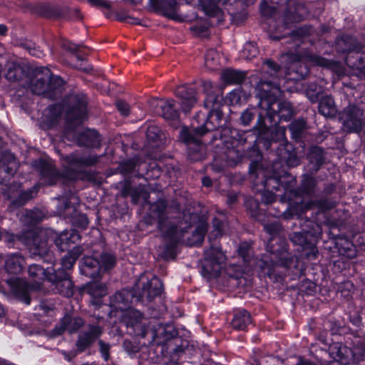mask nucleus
Wrapping results in <instances>:
<instances>
[{
    "label": "nucleus",
    "mask_w": 365,
    "mask_h": 365,
    "mask_svg": "<svg viewBox=\"0 0 365 365\" xmlns=\"http://www.w3.org/2000/svg\"><path fill=\"white\" fill-rule=\"evenodd\" d=\"M80 239L79 235L72 231L57 234L51 230H32L24 234V242L34 257H39L44 262L53 264L55 258L50 252V242H53L61 252L67 249V245L75 243Z\"/></svg>",
    "instance_id": "f257e3e1"
},
{
    "label": "nucleus",
    "mask_w": 365,
    "mask_h": 365,
    "mask_svg": "<svg viewBox=\"0 0 365 365\" xmlns=\"http://www.w3.org/2000/svg\"><path fill=\"white\" fill-rule=\"evenodd\" d=\"M259 101L258 106L261 109L255 128H260L264 117L272 121L276 115L280 120H289L293 115V110L289 102H278L281 90L276 83L267 81H261L258 85Z\"/></svg>",
    "instance_id": "f03ea898"
},
{
    "label": "nucleus",
    "mask_w": 365,
    "mask_h": 365,
    "mask_svg": "<svg viewBox=\"0 0 365 365\" xmlns=\"http://www.w3.org/2000/svg\"><path fill=\"white\" fill-rule=\"evenodd\" d=\"M220 120V113L212 110L207 117L197 114L190 129L183 128L180 131L181 140L187 145V156L192 161L202 160L205 156V145L201 144L199 138L209 131L220 127V123H214L212 119Z\"/></svg>",
    "instance_id": "7ed1b4c3"
},
{
    "label": "nucleus",
    "mask_w": 365,
    "mask_h": 365,
    "mask_svg": "<svg viewBox=\"0 0 365 365\" xmlns=\"http://www.w3.org/2000/svg\"><path fill=\"white\" fill-rule=\"evenodd\" d=\"M267 251L271 254L270 260L262 259L259 261L258 265L263 270L267 269V274L270 275L274 266H280L286 268L297 267L298 258L295 255L287 251L286 241L279 236L272 237L267 244Z\"/></svg>",
    "instance_id": "20e7f679"
},
{
    "label": "nucleus",
    "mask_w": 365,
    "mask_h": 365,
    "mask_svg": "<svg viewBox=\"0 0 365 365\" xmlns=\"http://www.w3.org/2000/svg\"><path fill=\"white\" fill-rule=\"evenodd\" d=\"M150 216L158 221V229L163 233L165 238L170 240V246L175 245L183 237L184 233L187 232L191 227L190 223L186 222L183 227L181 224L180 229L175 226H170L167 228V225L165 224L168 218L166 202L163 200H159L150 205Z\"/></svg>",
    "instance_id": "39448f33"
},
{
    "label": "nucleus",
    "mask_w": 365,
    "mask_h": 365,
    "mask_svg": "<svg viewBox=\"0 0 365 365\" xmlns=\"http://www.w3.org/2000/svg\"><path fill=\"white\" fill-rule=\"evenodd\" d=\"M225 257L222 251L211 247L205 252V259L202 267V273L207 278L217 277L222 267Z\"/></svg>",
    "instance_id": "423d86ee"
},
{
    "label": "nucleus",
    "mask_w": 365,
    "mask_h": 365,
    "mask_svg": "<svg viewBox=\"0 0 365 365\" xmlns=\"http://www.w3.org/2000/svg\"><path fill=\"white\" fill-rule=\"evenodd\" d=\"M122 321L133 334L142 338L146 337L147 331L151 325V321H148L141 312L134 309L125 310L122 314Z\"/></svg>",
    "instance_id": "0eeeda50"
},
{
    "label": "nucleus",
    "mask_w": 365,
    "mask_h": 365,
    "mask_svg": "<svg viewBox=\"0 0 365 365\" xmlns=\"http://www.w3.org/2000/svg\"><path fill=\"white\" fill-rule=\"evenodd\" d=\"M137 286L140 291L138 294L135 292V295L143 302H151L163 290L160 279L155 276L148 279L145 275H141Z\"/></svg>",
    "instance_id": "6e6552de"
},
{
    "label": "nucleus",
    "mask_w": 365,
    "mask_h": 365,
    "mask_svg": "<svg viewBox=\"0 0 365 365\" xmlns=\"http://www.w3.org/2000/svg\"><path fill=\"white\" fill-rule=\"evenodd\" d=\"M341 119L344 128L349 132L360 131L365 120L363 117V110L353 105H349L344 108Z\"/></svg>",
    "instance_id": "1a4fd4ad"
},
{
    "label": "nucleus",
    "mask_w": 365,
    "mask_h": 365,
    "mask_svg": "<svg viewBox=\"0 0 365 365\" xmlns=\"http://www.w3.org/2000/svg\"><path fill=\"white\" fill-rule=\"evenodd\" d=\"M148 342L151 344L155 342L157 344H163L166 341L175 337L177 335V331L172 325L166 324L163 325L160 324L151 322V325L147 331Z\"/></svg>",
    "instance_id": "9d476101"
},
{
    "label": "nucleus",
    "mask_w": 365,
    "mask_h": 365,
    "mask_svg": "<svg viewBox=\"0 0 365 365\" xmlns=\"http://www.w3.org/2000/svg\"><path fill=\"white\" fill-rule=\"evenodd\" d=\"M71 108L67 111L68 120L72 123H81L86 118L87 99L84 94L73 95L69 98Z\"/></svg>",
    "instance_id": "9b49d317"
},
{
    "label": "nucleus",
    "mask_w": 365,
    "mask_h": 365,
    "mask_svg": "<svg viewBox=\"0 0 365 365\" xmlns=\"http://www.w3.org/2000/svg\"><path fill=\"white\" fill-rule=\"evenodd\" d=\"M48 281L52 282L57 292L67 297H71L73 294V284L69 274L63 270H53L48 276Z\"/></svg>",
    "instance_id": "f8f14e48"
},
{
    "label": "nucleus",
    "mask_w": 365,
    "mask_h": 365,
    "mask_svg": "<svg viewBox=\"0 0 365 365\" xmlns=\"http://www.w3.org/2000/svg\"><path fill=\"white\" fill-rule=\"evenodd\" d=\"M155 7L165 16L178 21L186 19L191 21L192 19L182 17L178 14V4L176 0H155Z\"/></svg>",
    "instance_id": "ddd939ff"
},
{
    "label": "nucleus",
    "mask_w": 365,
    "mask_h": 365,
    "mask_svg": "<svg viewBox=\"0 0 365 365\" xmlns=\"http://www.w3.org/2000/svg\"><path fill=\"white\" fill-rule=\"evenodd\" d=\"M66 135L68 138H76L79 145L86 147H97L101 142L98 133L94 130H86L78 133L76 131L68 130Z\"/></svg>",
    "instance_id": "4468645a"
},
{
    "label": "nucleus",
    "mask_w": 365,
    "mask_h": 365,
    "mask_svg": "<svg viewBox=\"0 0 365 365\" xmlns=\"http://www.w3.org/2000/svg\"><path fill=\"white\" fill-rule=\"evenodd\" d=\"M50 78V70L48 68H41L35 79L31 82L30 89L36 95H44L47 97L48 81Z\"/></svg>",
    "instance_id": "2eb2a0df"
},
{
    "label": "nucleus",
    "mask_w": 365,
    "mask_h": 365,
    "mask_svg": "<svg viewBox=\"0 0 365 365\" xmlns=\"http://www.w3.org/2000/svg\"><path fill=\"white\" fill-rule=\"evenodd\" d=\"M188 4L200 7L205 13L212 18H216L217 23L223 21L224 14L214 3V0H185Z\"/></svg>",
    "instance_id": "dca6fc26"
},
{
    "label": "nucleus",
    "mask_w": 365,
    "mask_h": 365,
    "mask_svg": "<svg viewBox=\"0 0 365 365\" xmlns=\"http://www.w3.org/2000/svg\"><path fill=\"white\" fill-rule=\"evenodd\" d=\"M175 95L182 99V109L184 112H189L196 103V91L193 87L181 86L177 88Z\"/></svg>",
    "instance_id": "f3484780"
},
{
    "label": "nucleus",
    "mask_w": 365,
    "mask_h": 365,
    "mask_svg": "<svg viewBox=\"0 0 365 365\" xmlns=\"http://www.w3.org/2000/svg\"><path fill=\"white\" fill-rule=\"evenodd\" d=\"M101 329L99 326H90L88 331L81 332L76 341V347L80 352L83 351L94 342L101 335Z\"/></svg>",
    "instance_id": "a211bd4d"
},
{
    "label": "nucleus",
    "mask_w": 365,
    "mask_h": 365,
    "mask_svg": "<svg viewBox=\"0 0 365 365\" xmlns=\"http://www.w3.org/2000/svg\"><path fill=\"white\" fill-rule=\"evenodd\" d=\"M83 325V321L81 318L73 319L69 315H66L62 318L61 323L56 326L52 331L53 336L62 334L66 330L69 333H73Z\"/></svg>",
    "instance_id": "6ab92c4d"
},
{
    "label": "nucleus",
    "mask_w": 365,
    "mask_h": 365,
    "mask_svg": "<svg viewBox=\"0 0 365 365\" xmlns=\"http://www.w3.org/2000/svg\"><path fill=\"white\" fill-rule=\"evenodd\" d=\"M65 160L70 169H78L94 165L98 161V158L96 155L85 157L75 153L66 156Z\"/></svg>",
    "instance_id": "aec40b11"
},
{
    "label": "nucleus",
    "mask_w": 365,
    "mask_h": 365,
    "mask_svg": "<svg viewBox=\"0 0 365 365\" xmlns=\"http://www.w3.org/2000/svg\"><path fill=\"white\" fill-rule=\"evenodd\" d=\"M322 235V228L318 224H313L312 230H307L302 232H293L290 235V240L295 245H300L303 248L308 242V236L319 237Z\"/></svg>",
    "instance_id": "412c9836"
},
{
    "label": "nucleus",
    "mask_w": 365,
    "mask_h": 365,
    "mask_svg": "<svg viewBox=\"0 0 365 365\" xmlns=\"http://www.w3.org/2000/svg\"><path fill=\"white\" fill-rule=\"evenodd\" d=\"M156 106L160 109V112L157 111L168 120H173L179 117V112L175 106L173 99H160L156 101Z\"/></svg>",
    "instance_id": "4be33fe9"
},
{
    "label": "nucleus",
    "mask_w": 365,
    "mask_h": 365,
    "mask_svg": "<svg viewBox=\"0 0 365 365\" xmlns=\"http://www.w3.org/2000/svg\"><path fill=\"white\" fill-rule=\"evenodd\" d=\"M133 295L130 292L122 291L115 293L110 299V306L113 310L120 311L124 313L130 303V299Z\"/></svg>",
    "instance_id": "5701e85b"
},
{
    "label": "nucleus",
    "mask_w": 365,
    "mask_h": 365,
    "mask_svg": "<svg viewBox=\"0 0 365 365\" xmlns=\"http://www.w3.org/2000/svg\"><path fill=\"white\" fill-rule=\"evenodd\" d=\"M287 7L284 18L285 26H287L289 22H299L304 19L306 11L302 4H294L292 1H288Z\"/></svg>",
    "instance_id": "b1692460"
},
{
    "label": "nucleus",
    "mask_w": 365,
    "mask_h": 365,
    "mask_svg": "<svg viewBox=\"0 0 365 365\" xmlns=\"http://www.w3.org/2000/svg\"><path fill=\"white\" fill-rule=\"evenodd\" d=\"M81 272L91 279H96L98 277L101 265L100 262L92 257H85L83 259V263L81 266Z\"/></svg>",
    "instance_id": "393cba45"
},
{
    "label": "nucleus",
    "mask_w": 365,
    "mask_h": 365,
    "mask_svg": "<svg viewBox=\"0 0 365 365\" xmlns=\"http://www.w3.org/2000/svg\"><path fill=\"white\" fill-rule=\"evenodd\" d=\"M25 260L19 253L9 255L5 262L6 270L13 274L21 273L24 267Z\"/></svg>",
    "instance_id": "a878e982"
},
{
    "label": "nucleus",
    "mask_w": 365,
    "mask_h": 365,
    "mask_svg": "<svg viewBox=\"0 0 365 365\" xmlns=\"http://www.w3.org/2000/svg\"><path fill=\"white\" fill-rule=\"evenodd\" d=\"M335 246L339 255L349 259H353L356 255V251L354 244L346 238H338Z\"/></svg>",
    "instance_id": "bb28decb"
},
{
    "label": "nucleus",
    "mask_w": 365,
    "mask_h": 365,
    "mask_svg": "<svg viewBox=\"0 0 365 365\" xmlns=\"http://www.w3.org/2000/svg\"><path fill=\"white\" fill-rule=\"evenodd\" d=\"M38 168L41 175L46 179V182L48 185L54 184L59 178L56 168L51 164L43 160H40L38 163Z\"/></svg>",
    "instance_id": "cd10ccee"
},
{
    "label": "nucleus",
    "mask_w": 365,
    "mask_h": 365,
    "mask_svg": "<svg viewBox=\"0 0 365 365\" xmlns=\"http://www.w3.org/2000/svg\"><path fill=\"white\" fill-rule=\"evenodd\" d=\"M252 322L250 314L244 309L237 311L232 320V326L235 329L245 330Z\"/></svg>",
    "instance_id": "c85d7f7f"
},
{
    "label": "nucleus",
    "mask_w": 365,
    "mask_h": 365,
    "mask_svg": "<svg viewBox=\"0 0 365 365\" xmlns=\"http://www.w3.org/2000/svg\"><path fill=\"white\" fill-rule=\"evenodd\" d=\"M63 81L58 76H52L50 73V78L48 81L47 98H56L62 92Z\"/></svg>",
    "instance_id": "c756f323"
},
{
    "label": "nucleus",
    "mask_w": 365,
    "mask_h": 365,
    "mask_svg": "<svg viewBox=\"0 0 365 365\" xmlns=\"http://www.w3.org/2000/svg\"><path fill=\"white\" fill-rule=\"evenodd\" d=\"M336 108L333 98L330 96L322 98L319 103V112L326 118L334 117L336 113Z\"/></svg>",
    "instance_id": "7c9ffc66"
},
{
    "label": "nucleus",
    "mask_w": 365,
    "mask_h": 365,
    "mask_svg": "<svg viewBox=\"0 0 365 365\" xmlns=\"http://www.w3.org/2000/svg\"><path fill=\"white\" fill-rule=\"evenodd\" d=\"M203 91L207 96L205 100V107L212 109L214 106L219 101L220 96L213 93V84L210 81H204L202 83Z\"/></svg>",
    "instance_id": "2f4dec72"
},
{
    "label": "nucleus",
    "mask_w": 365,
    "mask_h": 365,
    "mask_svg": "<svg viewBox=\"0 0 365 365\" xmlns=\"http://www.w3.org/2000/svg\"><path fill=\"white\" fill-rule=\"evenodd\" d=\"M245 78V73L242 71L227 68L221 73V79L229 84L240 83Z\"/></svg>",
    "instance_id": "473e14b6"
},
{
    "label": "nucleus",
    "mask_w": 365,
    "mask_h": 365,
    "mask_svg": "<svg viewBox=\"0 0 365 365\" xmlns=\"http://www.w3.org/2000/svg\"><path fill=\"white\" fill-rule=\"evenodd\" d=\"M53 267L43 268L38 264H31L29 267L28 272L30 277L35 280H42L46 278L48 280V276L51 274Z\"/></svg>",
    "instance_id": "72a5a7b5"
},
{
    "label": "nucleus",
    "mask_w": 365,
    "mask_h": 365,
    "mask_svg": "<svg viewBox=\"0 0 365 365\" xmlns=\"http://www.w3.org/2000/svg\"><path fill=\"white\" fill-rule=\"evenodd\" d=\"M309 160L312 169L317 172L324 162V151L319 147H312L309 153Z\"/></svg>",
    "instance_id": "f704fd0d"
},
{
    "label": "nucleus",
    "mask_w": 365,
    "mask_h": 365,
    "mask_svg": "<svg viewBox=\"0 0 365 365\" xmlns=\"http://www.w3.org/2000/svg\"><path fill=\"white\" fill-rule=\"evenodd\" d=\"M7 71L6 78L10 81H17L23 78L24 71L23 68L15 62H9L6 65Z\"/></svg>",
    "instance_id": "c9c22d12"
},
{
    "label": "nucleus",
    "mask_w": 365,
    "mask_h": 365,
    "mask_svg": "<svg viewBox=\"0 0 365 365\" xmlns=\"http://www.w3.org/2000/svg\"><path fill=\"white\" fill-rule=\"evenodd\" d=\"M220 66V55L215 49H208L205 55V66L209 70H215Z\"/></svg>",
    "instance_id": "e433bc0d"
},
{
    "label": "nucleus",
    "mask_w": 365,
    "mask_h": 365,
    "mask_svg": "<svg viewBox=\"0 0 365 365\" xmlns=\"http://www.w3.org/2000/svg\"><path fill=\"white\" fill-rule=\"evenodd\" d=\"M207 232V225L202 223L197 227L192 235L191 245L200 244L204 239L205 235Z\"/></svg>",
    "instance_id": "4c0bfd02"
},
{
    "label": "nucleus",
    "mask_w": 365,
    "mask_h": 365,
    "mask_svg": "<svg viewBox=\"0 0 365 365\" xmlns=\"http://www.w3.org/2000/svg\"><path fill=\"white\" fill-rule=\"evenodd\" d=\"M306 123L303 119L295 120L289 125V129L295 138H297L304 131Z\"/></svg>",
    "instance_id": "58836bf2"
},
{
    "label": "nucleus",
    "mask_w": 365,
    "mask_h": 365,
    "mask_svg": "<svg viewBox=\"0 0 365 365\" xmlns=\"http://www.w3.org/2000/svg\"><path fill=\"white\" fill-rule=\"evenodd\" d=\"M116 259L115 257L110 254H103L101 257V269L103 268L105 270H109L113 268L115 265Z\"/></svg>",
    "instance_id": "ea45409f"
},
{
    "label": "nucleus",
    "mask_w": 365,
    "mask_h": 365,
    "mask_svg": "<svg viewBox=\"0 0 365 365\" xmlns=\"http://www.w3.org/2000/svg\"><path fill=\"white\" fill-rule=\"evenodd\" d=\"M280 66L274 63L270 59H267L264 62V69L265 72L268 73L272 77H277L278 73L280 71Z\"/></svg>",
    "instance_id": "a19ab883"
},
{
    "label": "nucleus",
    "mask_w": 365,
    "mask_h": 365,
    "mask_svg": "<svg viewBox=\"0 0 365 365\" xmlns=\"http://www.w3.org/2000/svg\"><path fill=\"white\" fill-rule=\"evenodd\" d=\"M258 53V50L256 46L252 43H247L242 51V55L247 59H252L255 58Z\"/></svg>",
    "instance_id": "79ce46f5"
},
{
    "label": "nucleus",
    "mask_w": 365,
    "mask_h": 365,
    "mask_svg": "<svg viewBox=\"0 0 365 365\" xmlns=\"http://www.w3.org/2000/svg\"><path fill=\"white\" fill-rule=\"evenodd\" d=\"M89 293L93 296L103 297L107 293V287L103 284L93 283L89 288Z\"/></svg>",
    "instance_id": "37998d69"
},
{
    "label": "nucleus",
    "mask_w": 365,
    "mask_h": 365,
    "mask_svg": "<svg viewBox=\"0 0 365 365\" xmlns=\"http://www.w3.org/2000/svg\"><path fill=\"white\" fill-rule=\"evenodd\" d=\"M316 185V180L314 178L306 175L304 177L302 183V189L304 192L309 194L312 192L314 186Z\"/></svg>",
    "instance_id": "c03bdc74"
},
{
    "label": "nucleus",
    "mask_w": 365,
    "mask_h": 365,
    "mask_svg": "<svg viewBox=\"0 0 365 365\" xmlns=\"http://www.w3.org/2000/svg\"><path fill=\"white\" fill-rule=\"evenodd\" d=\"M256 115V110L255 108H247L245 110L240 116L241 123L244 125H248L253 120Z\"/></svg>",
    "instance_id": "a18cd8bd"
},
{
    "label": "nucleus",
    "mask_w": 365,
    "mask_h": 365,
    "mask_svg": "<svg viewBox=\"0 0 365 365\" xmlns=\"http://www.w3.org/2000/svg\"><path fill=\"white\" fill-rule=\"evenodd\" d=\"M161 135L160 129L155 125L149 126L147 129L146 135L149 140L155 141L161 138Z\"/></svg>",
    "instance_id": "49530a36"
},
{
    "label": "nucleus",
    "mask_w": 365,
    "mask_h": 365,
    "mask_svg": "<svg viewBox=\"0 0 365 365\" xmlns=\"http://www.w3.org/2000/svg\"><path fill=\"white\" fill-rule=\"evenodd\" d=\"M209 25L207 22H197L190 27V30L198 36H205Z\"/></svg>",
    "instance_id": "de8ad7c7"
},
{
    "label": "nucleus",
    "mask_w": 365,
    "mask_h": 365,
    "mask_svg": "<svg viewBox=\"0 0 365 365\" xmlns=\"http://www.w3.org/2000/svg\"><path fill=\"white\" fill-rule=\"evenodd\" d=\"M213 227L214 230L209 237L210 240H211L212 237H218L222 236L223 234L224 225L219 219H213Z\"/></svg>",
    "instance_id": "09e8293b"
},
{
    "label": "nucleus",
    "mask_w": 365,
    "mask_h": 365,
    "mask_svg": "<svg viewBox=\"0 0 365 365\" xmlns=\"http://www.w3.org/2000/svg\"><path fill=\"white\" fill-rule=\"evenodd\" d=\"M264 230L272 237L278 236L277 235L281 231V226L277 222H274L270 224L264 225Z\"/></svg>",
    "instance_id": "8fccbe9b"
},
{
    "label": "nucleus",
    "mask_w": 365,
    "mask_h": 365,
    "mask_svg": "<svg viewBox=\"0 0 365 365\" xmlns=\"http://www.w3.org/2000/svg\"><path fill=\"white\" fill-rule=\"evenodd\" d=\"M63 108L61 105H53L49 107V115L52 118L51 124L53 125L57 120V118L61 115Z\"/></svg>",
    "instance_id": "3c124183"
},
{
    "label": "nucleus",
    "mask_w": 365,
    "mask_h": 365,
    "mask_svg": "<svg viewBox=\"0 0 365 365\" xmlns=\"http://www.w3.org/2000/svg\"><path fill=\"white\" fill-rule=\"evenodd\" d=\"M76 259L70 256L68 254L64 256L61 259V267L62 269H58V270H63L66 272V270H68L73 268Z\"/></svg>",
    "instance_id": "603ef678"
},
{
    "label": "nucleus",
    "mask_w": 365,
    "mask_h": 365,
    "mask_svg": "<svg viewBox=\"0 0 365 365\" xmlns=\"http://www.w3.org/2000/svg\"><path fill=\"white\" fill-rule=\"evenodd\" d=\"M303 249L306 252L305 255L307 258L316 259L317 257L318 250L314 244L309 243Z\"/></svg>",
    "instance_id": "864d4df0"
},
{
    "label": "nucleus",
    "mask_w": 365,
    "mask_h": 365,
    "mask_svg": "<svg viewBox=\"0 0 365 365\" xmlns=\"http://www.w3.org/2000/svg\"><path fill=\"white\" fill-rule=\"evenodd\" d=\"M250 247L246 243H242L238 249V253L239 255L242 257L244 261L248 262L249 261V257H250Z\"/></svg>",
    "instance_id": "5fc2aeb1"
},
{
    "label": "nucleus",
    "mask_w": 365,
    "mask_h": 365,
    "mask_svg": "<svg viewBox=\"0 0 365 365\" xmlns=\"http://www.w3.org/2000/svg\"><path fill=\"white\" fill-rule=\"evenodd\" d=\"M242 98V91L240 90H235L230 92L227 96V98L232 104L239 103Z\"/></svg>",
    "instance_id": "6e6d98bb"
},
{
    "label": "nucleus",
    "mask_w": 365,
    "mask_h": 365,
    "mask_svg": "<svg viewBox=\"0 0 365 365\" xmlns=\"http://www.w3.org/2000/svg\"><path fill=\"white\" fill-rule=\"evenodd\" d=\"M276 196L272 191L264 190L262 193V201L264 204H271L275 201Z\"/></svg>",
    "instance_id": "4d7b16f0"
},
{
    "label": "nucleus",
    "mask_w": 365,
    "mask_h": 365,
    "mask_svg": "<svg viewBox=\"0 0 365 365\" xmlns=\"http://www.w3.org/2000/svg\"><path fill=\"white\" fill-rule=\"evenodd\" d=\"M116 107L122 115H128L129 114V111H130L129 106L125 102L121 101H117Z\"/></svg>",
    "instance_id": "13d9d810"
},
{
    "label": "nucleus",
    "mask_w": 365,
    "mask_h": 365,
    "mask_svg": "<svg viewBox=\"0 0 365 365\" xmlns=\"http://www.w3.org/2000/svg\"><path fill=\"white\" fill-rule=\"evenodd\" d=\"M286 161L289 167H295L299 164V160L294 153H289Z\"/></svg>",
    "instance_id": "bf43d9fd"
},
{
    "label": "nucleus",
    "mask_w": 365,
    "mask_h": 365,
    "mask_svg": "<svg viewBox=\"0 0 365 365\" xmlns=\"http://www.w3.org/2000/svg\"><path fill=\"white\" fill-rule=\"evenodd\" d=\"M264 187L267 189L272 187L273 189L279 190V183L276 178H269L265 181Z\"/></svg>",
    "instance_id": "052dcab7"
},
{
    "label": "nucleus",
    "mask_w": 365,
    "mask_h": 365,
    "mask_svg": "<svg viewBox=\"0 0 365 365\" xmlns=\"http://www.w3.org/2000/svg\"><path fill=\"white\" fill-rule=\"evenodd\" d=\"M99 346H100V350L102 354L103 357L105 360H108L109 356V346L106 344H105L103 341H98Z\"/></svg>",
    "instance_id": "680f3d73"
},
{
    "label": "nucleus",
    "mask_w": 365,
    "mask_h": 365,
    "mask_svg": "<svg viewBox=\"0 0 365 365\" xmlns=\"http://www.w3.org/2000/svg\"><path fill=\"white\" fill-rule=\"evenodd\" d=\"M88 2L94 6L102 7L108 9L110 8V4L106 0H88Z\"/></svg>",
    "instance_id": "e2e57ef3"
},
{
    "label": "nucleus",
    "mask_w": 365,
    "mask_h": 365,
    "mask_svg": "<svg viewBox=\"0 0 365 365\" xmlns=\"http://www.w3.org/2000/svg\"><path fill=\"white\" fill-rule=\"evenodd\" d=\"M62 46L65 48L66 49L71 51V52H77L79 51L81 45H76L72 42L70 41H66L63 43Z\"/></svg>",
    "instance_id": "0e129e2a"
},
{
    "label": "nucleus",
    "mask_w": 365,
    "mask_h": 365,
    "mask_svg": "<svg viewBox=\"0 0 365 365\" xmlns=\"http://www.w3.org/2000/svg\"><path fill=\"white\" fill-rule=\"evenodd\" d=\"M37 192V187H34L33 190H29L28 192H24L21 195V199H22V204L24 203L29 199L34 197V194Z\"/></svg>",
    "instance_id": "69168bd1"
},
{
    "label": "nucleus",
    "mask_w": 365,
    "mask_h": 365,
    "mask_svg": "<svg viewBox=\"0 0 365 365\" xmlns=\"http://www.w3.org/2000/svg\"><path fill=\"white\" fill-rule=\"evenodd\" d=\"M83 249L81 247H75L70 250L68 254L76 260L81 255Z\"/></svg>",
    "instance_id": "338daca9"
},
{
    "label": "nucleus",
    "mask_w": 365,
    "mask_h": 365,
    "mask_svg": "<svg viewBox=\"0 0 365 365\" xmlns=\"http://www.w3.org/2000/svg\"><path fill=\"white\" fill-rule=\"evenodd\" d=\"M313 61L315 64L321 66H329V62L327 59L320 57V56H314Z\"/></svg>",
    "instance_id": "774afa93"
}]
</instances>
